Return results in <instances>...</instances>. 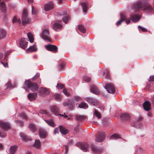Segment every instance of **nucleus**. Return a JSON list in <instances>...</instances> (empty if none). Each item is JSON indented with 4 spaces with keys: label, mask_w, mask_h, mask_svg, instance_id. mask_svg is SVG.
Masks as SVG:
<instances>
[{
    "label": "nucleus",
    "mask_w": 154,
    "mask_h": 154,
    "mask_svg": "<svg viewBox=\"0 0 154 154\" xmlns=\"http://www.w3.org/2000/svg\"><path fill=\"white\" fill-rule=\"evenodd\" d=\"M151 104L149 101H146L143 104V106L146 111H149L151 109Z\"/></svg>",
    "instance_id": "obj_15"
},
{
    "label": "nucleus",
    "mask_w": 154,
    "mask_h": 154,
    "mask_svg": "<svg viewBox=\"0 0 154 154\" xmlns=\"http://www.w3.org/2000/svg\"><path fill=\"white\" fill-rule=\"evenodd\" d=\"M24 85L28 89L30 90L33 91H36L38 88V86L36 84L32 83L29 79L25 81Z\"/></svg>",
    "instance_id": "obj_2"
},
{
    "label": "nucleus",
    "mask_w": 154,
    "mask_h": 154,
    "mask_svg": "<svg viewBox=\"0 0 154 154\" xmlns=\"http://www.w3.org/2000/svg\"><path fill=\"white\" fill-rule=\"evenodd\" d=\"M22 116L25 119H27V116H26V115L24 113H22Z\"/></svg>",
    "instance_id": "obj_60"
},
{
    "label": "nucleus",
    "mask_w": 154,
    "mask_h": 154,
    "mask_svg": "<svg viewBox=\"0 0 154 154\" xmlns=\"http://www.w3.org/2000/svg\"><path fill=\"white\" fill-rule=\"evenodd\" d=\"M29 3H32L33 2V0H27Z\"/></svg>",
    "instance_id": "obj_64"
},
{
    "label": "nucleus",
    "mask_w": 154,
    "mask_h": 154,
    "mask_svg": "<svg viewBox=\"0 0 154 154\" xmlns=\"http://www.w3.org/2000/svg\"><path fill=\"white\" fill-rule=\"evenodd\" d=\"M39 134L41 137L45 138L46 137L47 133L46 131L42 129H40L39 131Z\"/></svg>",
    "instance_id": "obj_19"
},
{
    "label": "nucleus",
    "mask_w": 154,
    "mask_h": 154,
    "mask_svg": "<svg viewBox=\"0 0 154 154\" xmlns=\"http://www.w3.org/2000/svg\"><path fill=\"white\" fill-rule=\"evenodd\" d=\"M7 135L6 134L5 132H0V137H4L6 136Z\"/></svg>",
    "instance_id": "obj_52"
},
{
    "label": "nucleus",
    "mask_w": 154,
    "mask_h": 154,
    "mask_svg": "<svg viewBox=\"0 0 154 154\" xmlns=\"http://www.w3.org/2000/svg\"><path fill=\"white\" fill-rule=\"evenodd\" d=\"M18 23L19 24H20L21 23V20L20 19H17V17L16 16L14 17L13 20H12V23Z\"/></svg>",
    "instance_id": "obj_38"
},
{
    "label": "nucleus",
    "mask_w": 154,
    "mask_h": 154,
    "mask_svg": "<svg viewBox=\"0 0 154 154\" xmlns=\"http://www.w3.org/2000/svg\"><path fill=\"white\" fill-rule=\"evenodd\" d=\"M3 55L2 53H0V60L3 57Z\"/></svg>",
    "instance_id": "obj_63"
},
{
    "label": "nucleus",
    "mask_w": 154,
    "mask_h": 154,
    "mask_svg": "<svg viewBox=\"0 0 154 154\" xmlns=\"http://www.w3.org/2000/svg\"><path fill=\"white\" fill-rule=\"evenodd\" d=\"M94 115L98 119L101 118V116L100 113L98 112L96 109L95 110V112L94 113Z\"/></svg>",
    "instance_id": "obj_40"
},
{
    "label": "nucleus",
    "mask_w": 154,
    "mask_h": 154,
    "mask_svg": "<svg viewBox=\"0 0 154 154\" xmlns=\"http://www.w3.org/2000/svg\"><path fill=\"white\" fill-rule=\"evenodd\" d=\"M62 27V25L58 23H55L53 25V29L56 31H57Z\"/></svg>",
    "instance_id": "obj_23"
},
{
    "label": "nucleus",
    "mask_w": 154,
    "mask_h": 154,
    "mask_svg": "<svg viewBox=\"0 0 154 154\" xmlns=\"http://www.w3.org/2000/svg\"><path fill=\"white\" fill-rule=\"evenodd\" d=\"M17 148V146L14 145L11 146L9 149V154H14Z\"/></svg>",
    "instance_id": "obj_20"
},
{
    "label": "nucleus",
    "mask_w": 154,
    "mask_h": 154,
    "mask_svg": "<svg viewBox=\"0 0 154 154\" xmlns=\"http://www.w3.org/2000/svg\"><path fill=\"white\" fill-rule=\"evenodd\" d=\"M51 110L53 112L57 113L58 111V109L56 106H53L51 107Z\"/></svg>",
    "instance_id": "obj_37"
},
{
    "label": "nucleus",
    "mask_w": 154,
    "mask_h": 154,
    "mask_svg": "<svg viewBox=\"0 0 154 154\" xmlns=\"http://www.w3.org/2000/svg\"><path fill=\"white\" fill-rule=\"evenodd\" d=\"M0 126L4 130H6L10 128V125L8 123L1 121H0Z\"/></svg>",
    "instance_id": "obj_10"
},
{
    "label": "nucleus",
    "mask_w": 154,
    "mask_h": 154,
    "mask_svg": "<svg viewBox=\"0 0 154 154\" xmlns=\"http://www.w3.org/2000/svg\"><path fill=\"white\" fill-rule=\"evenodd\" d=\"M75 100L77 102L81 100H82V98L78 96H76L75 97Z\"/></svg>",
    "instance_id": "obj_50"
},
{
    "label": "nucleus",
    "mask_w": 154,
    "mask_h": 154,
    "mask_svg": "<svg viewBox=\"0 0 154 154\" xmlns=\"http://www.w3.org/2000/svg\"><path fill=\"white\" fill-rule=\"evenodd\" d=\"M78 29L82 33H85L86 32L85 28L82 25H80L79 26Z\"/></svg>",
    "instance_id": "obj_39"
},
{
    "label": "nucleus",
    "mask_w": 154,
    "mask_h": 154,
    "mask_svg": "<svg viewBox=\"0 0 154 154\" xmlns=\"http://www.w3.org/2000/svg\"><path fill=\"white\" fill-rule=\"evenodd\" d=\"M29 127L30 130L33 132L35 131L36 130L35 126L33 124H30L29 126Z\"/></svg>",
    "instance_id": "obj_43"
},
{
    "label": "nucleus",
    "mask_w": 154,
    "mask_h": 154,
    "mask_svg": "<svg viewBox=\"0 0 154 154\" xmlns=\"http://www.w3.org/2000/svg\"><path fill=\"white\" fill-rule=\"evenodd\" d=\"M28 11L26 9L23 10L22 14V23L23 25H24L28 24L30 20L27 17Z\"/></svg>",
    "instance_id": "obj_4"
},
{
    "label": "nucleus",
    "mask_w": 154,
    "mask_h": 154,
    "mask_svg": "<svg viewBox=\"0 0 154 154\" xmlns=\"http://www.w3.org/2000/svg\"><path fill=\"white\" fill-rule=\"evenodd\" d=\"M81 5L82 7L83 11L85 13L86 12L88 7L87 3L85 2H82L81 3Z\"/></svg>",
    "instance_id": "obj_28"
},
{
    "label": "nucleus",
    "mask_w": 154,
    "mask_h": 154,
    "mask_svg": "<svg viewBox=\"0 0 154 154\" xmlns=\"http://www.w3.org/2000/svg\"><path fill=\"white\" fill-rule=\"evenodd\" d=\"M76 119L80 121L85 120L86 119V117L85 116L77 115L76 116Z\"/></svg>",
    "instance_id": "obj_34"
},
{
    "label": "nucleus",
    "mask_w": 154,
    "mask_h": 154,
    "mask_svg": "<svg viewBox=\"0 0 154 154\" xmlns=\"http://www.w3.org/2000/svg\"><path fill=\"white\" fill-rule=\"evenodd\" d=\"M86 100L89 101L94 105H97L99 103L98 102L97 100L90 98H86Z\"/></svg>",
    "instance_id": "obj_22"
},
{
    "label": "nucleus",
    "mask_w": 154,
    "mask_h": 154,
    "mask_svg": "<svg viewBox=\"0 0 154 154\" xmlns=\"http://www.w3.org/2000/svg\"><path fill=\"white\" fill-rule=\"evenodd\" d=\"M92 152L95 154H97L100 152L102 151V150L100 149L97 148L95 146H93L91 148Z\"/></svg>",
    "instance_id": "obj_24"
},
{
    "label": "nucleus",
    "mask_w": 154,
    "mask_h": 154,
    "mask_svg": "<svg viewBox=\"0 0 154 154\" xmlns=\"http://www.w3.org/2000/svg\"><path fill=\"white\" fill-rule=\"evenodd\" d=\"M126 23L127 24H129V23H130V20L129 19H128V20H126Z\"/></svg>",
    "instance_id": "obj_62"
},
{
    "label": "nucleus",
    "mask_w": 154,
    "mask_h": 154,
    "mask_svg": "<svg viewBox=\"0 0 154 154\" xmlns=\"http://www.w3.org/2000/svg\"><path fill=\"white\" fill-rule=\"evenodd\" d=\"M110 139H116L118 138H119L120 137L119 136L116 134H114L112 135L110 137Z\"/></svg>",
    "instance_id": "obj_44"
},
{
    "label": "nucleus",
    "mask_w": 154,
    "mask_h": 154,
    "mask_svg": "<svg viewBox=\"0 0 154 154\" xmlns=\"http://www.w3.org/2000/svg\"><path fill=\"white\" fill-rule=\"evenodd\" d=\"M140 18V16L137 14H133L131 16V19L134 22H138Z\"/></svg>",
    "instance_id": "obj_11"
},
{
    "label": "nucleus",
    "mask_w": 154,
    "mask_h": 154,
    "mask_svg": "<svg viewBox=\"0 0 154 154\" xmlns=\"http://www.w3.org/2000/svg\"><path fill=\"white\" fill-rule=\"evenodd\" d=\"M59 130H60V128H55L54 131V134H56L58 133Z\"/></svg>",
    "instance_id": "obj_55"
},
{
    "label": "nucleus",
    "mask_w": 154,
    "mask_h": 154,
    "mask_svg": "<svg viewBox=\"0 0 154 154\" xmlns=\"http://www.w3.org/2000/svg\"><path fill=\"white\" fill-rule=\"evenodd\" d=\"M44 120L50 126L53 127L55 126V124L52 119H50L48 120Z\"/></svg>",
    "instance_id": "obj_21"
},
{
    "label": "nucleus",
    "mask_w": 154,
    "mask_h": 154,
    "mask_svg": "<svg viewBox=\"0 0 154 154\" xmlns=\"http://www.w3.org/2000/svg\"><path fill=\"white\" fill-rule=\"evenodd\" d=\"M57 87L58 89H62L64 88V85H63L62 84H58Z\"/></svg>",
    "instance_id": "obj_47"
},
{
    "label": "nucleus",
    "mask_w": 154,
    "mask_h": 154,
    "mask_svg": "<svg viewBox=\"0 0 154 154\" xmlns=\"http://www.w3.org/2000/svg\"><path fill=\"white\" fill-rule=\"evenodd\" d=\"M0 5L1 10L2 12H5L6 10V7L5 4L3 2H1Z\"/></svg>",
    "instance_id": "obj_35"
},
{
    "label": "nucleus",
    "mask_w": 154,
    "mask_h": 154,
    "mask_svg": "<svg viewBox=\"0 0 154 154\" xmlns=\"http://www.w3.org/2000/svg\"><path fill=\"white\" fill-rule=\"evenodd\" d=\"M60 67H59L60 69H62L63 68V67L64 66L65 64H64V63H60Z\"/></svg>",
    "instance_id": "obj_59"
},
{
    "label": "nucleus",
    "mask_w": 154,
    "mask_h": 154,
    "mask_svg": "<svg viewBox=\"0 0 154 154\" xmlns=\"http://www.w3.org/2000/svg\"><path fill=\"white\" fill-rule=\"evenodd\" d=\"M120 20L118 21L116 23V25L117 26L120 25L122 22L125 20L126 18V17L124 13H121L120 14Z\"/></svg>",
    "instance_id": "obj_17"
},
{
    "label": "nucleus",
    "mask_w": 154,
    "mask_h": 154,
    "mask_svg": "<svg viewBox=\"0 0 154 154\" xmlns=\"http://www.w3.org/2000/svg\"><path fill=\"white\" fill-rule=\"evenodd\" d=\"M15 122L18 125L20 126H22L23 125V123L21 121L17 120L15 121Z\"/></svg>",
    "instance_id": "obj_46"
},
{
    "label": "nucleus",
    "mask_w": 154,
    "mask_h": 154,
    "mask_svg": "<svg viewBox=\"0 0 154 154\" xmlns=\"http://www.w3.org/2000/svg\"><path fill=\"white\" fill-rule=\"evenodd\" d=\"M70 19V17L68 16H66L63 17L62 20L64 23H66Z\"/></svg>",
    "instance_id": "obj_42"
},
{
    "label": "nucleus",
    "mask_w": 154,
    "mask_h": 154,
    "mask_svg": "<svg viewBox=\"0 0 154 154\" xmlns=\"http://www.w3.org/2000/svg\"><path fill=\"white\" fill-rule=\"evenodd\" d=\"M20 135L21 137L22 138V139L24 140H31L30 138H29L26 135L23 133H21L20 134Z\"/></svg>",
    "instance_id": "obj_33"
},
{
    "label": "nucleus",
    "mask_w": 154,
    "mask_h": 154,
    "mask_svg": "<svg viewBox=\"0 0 154 154\" xmlns=\"http://www.w3.org/2000/svg\"><path fill=\"white\" fill-rule=\"evenodd\" d=\"M75 104V102L72 100H69L68 102H64L63 103L64 106H68L70 108H73Z\"/></svg>",
    "instance_id": "obj_14"
},
{
    "label": "nucleus",
    "mask_w": 154,
    "mask_h": 154,
    "mask_svg": "<svg viewBox=\"0 0 154 154\" xmlns=\"http://www.w3.org/2000/svg\"><path fill=\"white\" fill-rule=\"evenodd\" d=\"M79 107L80 108L87 109L88 107V104L85 103H81L79 105Z\"/></svg>",
    "instance_id": "obj_31"
},
{
    "label": "nucleus",
    "mask_w": 154,
    "mask_h": 154,
    "mask_svg": "<svg viewBox=\"0 0 154 154\" xmlns=\"http://www.w3.org/2000/svg\"><path fill=\"white\" fill-rule=\"evenodd\" d=\"M83 79L84 81L86 82H89L90 81L91 78L89 77L85 76L83 77Z\"/></svg>",
    "instance_id": "obj_45"
},
{
    "label": "nucleus",
    "mask_w": 154,
    "mask_h": 154,
    "mask_svg": "<svg viewBox=\"0 0 154 154\" xmlns=\"http://www.w3.org/2000/svg\"><path fill=\"white\" fill-rule=\"evenodd\" d=\"M40 91L41 93L45 95H48L49 93V90L47 89L44 88H40Z\"/></svg>",
    "instance_id": "obj_25"
},
{
    "label": "nucleus",
    "mask_w": 154,
    "mask_h": 154,
    "mask_svg": "<svg viewBox=\"0 0 154 154\" xmlns=\"http://www.w3.org/2000/svg\"><path fill=\"white\" fill-rule=\"evenodd\" d=\"M6 35V32L4 30L0 29V39L4 38Z\"/></svg>",
    "instance_id": "obj_30"
},
{
    "label": "nucleus",
    "mask_w": 154,
    "mask_h": 154,
    "mask_svg": "<svg viewBox=\"0 0 154 154\" xmlns=\"http://www.w3.org/2000/svg\"><path fill=\"white\" fill-rule=\"evenodd\" d=\"M32 14H35V10L34 8L32 6Z\"/></svg>",
    "instance_id": "obj_54"
},
{
    "label": "nucleus",
    "mask_w": 154,
    "mask_h": 154,
    "mask_svg": "<svg viewBox=\"0 0 154 154\" xmlns=\"http://www.w3.org/2000/svg\"><path fill=\"white\" fill-rule=\"evenodd\" d=\"M76 145L79 146L81 149L84 152H87L89 147V146L87 143H76Z\"/></svg>",
    "instance_id": "obj_9"
},
{
    "label": "nucleus",
    "mask_w": 154,
    "mask_h": 154,
    "mask_svg": "<svg viewBox=\"0 0 154 154\" xmlns=\"http://www.w3.org/2000/svg\"><path fill=\"white\" fill-rule=\"evenodd\" d=\"M27 35L29 42L31 43L33 42H34V38L31 32H29Z\"/></svg>",
    "instance_id": "obj_32"
},
{
    "label": "nucleus",
    "mask_w": 154,
    "mask_h": 154,
    "mask_svg": "<svg viewBox=\"0 0 154 154\" xmlns=\"http://www.w3.org/2000/svg\"><path fill=\"white\" fill-rule=\"evenodd\" d=\"M28 41L27 38H22L20 41V47L23 49H26L27 46Z\"/></svg>",
    "instance_id": "obj_6"
},
{
    "label": "nucleus",
    "mask_w": 154,
    "mask_h": 154,
    "mask_svg": "<svg viewBox=\"0 0 154 154\" xmlns=\"http://www.w3.org/2000/svg\"><path fill=\"white\" fill-rule=\"evenodd\" d=\"M5 87L6 88H11V82H9L5 85Z\"/></svg>",
    "instance_id": "obj_48"
},
{
    "label": "nucleus",
    "mask_w": 154,
    "mask_h": 154,
    "mask_svg": "<svg viewBox=\"0 0 154 154\" xmlns=\"http://www.w3.org/2000/svg\"><path fill=\"white\" fill-rule=\"evenodd\" d=\"M105 88L108 92L110 93L113 94L115 92V87L114 85L112 84H107L105 85Z\"/></svg>",
    "instance_id": "obj_5"
},
{
    "label": "nucleus",
    "mask_w": 154,
    "mask_h": 154,
    "mask_svg": "<svg viewBox=\"0 0 154 154\" xmlns=\"http://www.w3.org/2000/svg\"><path fill=\"white\" fill-rule=\"evenodd\" d=\"M1 63L3 64V66H4L5 67H8V64L7 63H3V62L1 61Z\"/></svg>",
    "instance_id": "obj_53"
},
{
    "label": "nucleus",
    "mask_w": 154,
    "mask_h": 154,
    "mask_svg": "<svg viewBox=\"0 0 154 154\" xmlns=\"http://www.w3.org/2000/svg\"><path fill=\"white\" fill-rule=\"evenodd\" d=\"M122 120L125 122L128 121L130 118V115L128 113H125L121 114L120 116Z\"/></svg>",
    "instance_id": "obj_12"
},
{
    "label": "nucleus",
    "mask_w": 154,
    "mask_h": 154,
    "mask_svg": "<svg viewBox=\"0 0 154 154\" xmlns=\"http://www.w3.org/2000/svg\"><path fill=\"white\" fill-rule=\"evenodd\" d=\"M91 92L96 94H99V91L98 89L94 85H92L91 86Z\"/></svg>",
    "instance_id": "obj_16"
},
{
    "label": "nucleus",
    "mask_w": 154,
    "mask_h": 154,
    "mask_svg": "<svg viewBox=\"0 0 154 154\" xmlns=\"http://www.w3.org/2000/svg\"><path fill=\"white\" fill-rule=\"evenodd\" d=\"M37 97L36 93H33L29 94L28 95V97L30 101L35 100Z\"/></svg>",
    "instance_id": "obj_18"
},
{
    "label": "nucleus",
    "mask_w": 154,
    "mask_h": 154,
    "mask_svg": "<svg viewBox=\"0 0 154 154\" xmlns=\"http://www.w3.org/2000/svg\"><path fill=\"white\" fill-rule=\"evenodd\" d=\"M105 78L106 79H108L109 78V72L108 71H107L106 73V75L105 76Z\"/></svg>",
    "instance_id": "obj_56"
},
{
    "label": "nucleus",
    "mask_w": 154,
    "mask_h": 154,
    "mask_svg": "<svg viewBox=\"0 0 154 154\" xmlns=\"http://www.w3.org/2000/svg\"><path fill=\"white\" fill-rule=\"evenodd\" d=\"M54 5L52 2H50L47 4L44 7V9L45 11H49L54 8Z\"/></svg>",
    "instance_id": "obj_13"
},
{
    "label": "nucleus",
    "mask_w": 154,
    "mask_h": 154,
    "mask_svg": "<svg viewBox=\"0 0 154 154\" xmlns=\"http://www.w3.org/2000/svg\"><path fill=\"white\" fill-rule=\"evenodd\" d=\"M45 48L48 50L54 53L57 52V48L55 45H49L45 46Z\"/></svg>",
    "instance_id": "obj_7"
},
{
    "label": "nucleus",
    "mask_w": 154,
    "mask_h": 154,
    "mask_svg": "<svg viewBox=\"0 0 154 154\" xmlns=\"http://www.w3.org/2000/svg\"><path fill=\"white\" fill-rule=\"evenodd\" d=\"M37 50V49L35 46L33 45L30 46L29 48L27 49L26 51L27 52H33L36 51Z\"/></svg>",
    "instance_id": "obj_26"
},
{
    "label": "nucleus",
    "mask_w": 154,
    "mask_h": 154,
    "mask_svg": "<svg viewBox=\"0 0 154 154\" xmlns=\"http://www.w3.org/2000/svg\"><path fill=\"white\" fill-rule=\"evenodd\" d=\"M63 92L66 96H68L69 95V94L67 92L66 89H64L63 90Z\"/></svg>",
    "instance_id": "obj_49"
},
{
    "label": "nucleus",
    "mask_w": 154,
    "mask_h": 154,
    "mask_svg": "<svg viewBox=\"0 0 154 154\" xmlns=\"http://www.w3.org/2000/svg\"><path fill=\"white\" fill-rule=\"evenodd\" d=\"M60 131L63 134H66L68 132V130L63 126L60 127Z\"/></svg>",
    "instance_id": "obj_29"
},
{
    "label": "nucleus",
    "mask_w": 154,
    "mask_h": 154,
    "mask_svg": "<svg viewBox=\"0 0 154 154\" xmlns=\"http://www.w3.org/2000/svg\"><path fill=\"white\" fill-rule=\"evenodd\" d=\"M149 81H154V75L150 76L149 77Z\"/></svg>",
    "instance_id": "obj_58"
},
{
    "label": "nucleus",
    "mask_w": 154,
    "mask_h": 154,
    "mask_svg": "<svg viewBox=\"0 0 154 154\" xmlns=\"http://www.w3.org/2000/svg\"><path fill=\"white\" fill-rule=\"evenodd\" d=\"M39 112L41 114H46L47 113L46 111L44 110H40Z\"/></svg>",
    "instance_id": "obj_57"
},
{
    "label": "nucleus",
    "mask_w": 154,
    "mask_h": 154,
    "mask_svg": "<svg viewBox=\"0 0 154 154\" xmlns=\"http://www.w3.org/2000/svg\"><path fill=\"white\" fill-rule=\"evenodd\" d=\"M40 76L39 74L37 73L32 78L33 80H38V82L40 83L41 82V80L39 79Z\"/></svg>",
    "instance_id": "obj_36"
},
{
    "label": "nucleus",
    "mask_w": 154,
    "mask_h": 154,
    "mask_svg": "<svg viewBox=\"0 0 154 154\" xmlns=\"http://www.w3.org/2000/svg\"><path fill=\"white\" fill-rule=\"evenodd\" d=\"M33 146L36 148H40L41 146V143L39 140H35Z\"/></svg>",
    "instance_id": "obj_27"
},
{
    "label": "nucleus",
    "mask_w": 154,
    "mask_h": 154,
    "mask_svg": "<svg viewBox=\"0 0 154 154\" xmlns=\"http://www.w3.org/2000/svg\"><path fill=\"white\" fill-rule=\"evenodd\" d=\"M105 136L103 132L99 133L96 136L95 141L97 142H100L103 141L105 139Z\"/></svg>",
    "instance_id": "obj_8"
},
{
    "label": "nucleus",
    "mask_w": 154,
    "mask_h": 154,
    "mask_svg": "<svg viewBox=\"0 0 154 154\" xmlns=\"http://www.w3.org/2000/svg\"><path fill=\"white\" fill-rule=\"evenodd\" d=\"M58 115H60V116H63L64 118H67V117H68L66 115H65V114H64V115H63V114H58Z\"/></svg>",
    "instance_id": "obj_61"
},
{
    "label": "nucleus",
    "mask_w": 154,
    "mask_h": 154,
    "mask_svg": "<svg viewBox=\"0 0 154 154\" xmlns=\"http://www.w3.org/2000/svg\"><path fill=\"white\" fill-rule=\"evenodd\" d=\"M138 28H140L143 32H146L147 31V29H146L145 28H144L143 27L140 26H138Z\"/></svg>",
    "instance_id": "obj_51"
},
{
    "label": "nucleus",
    "mask_w": 154,
    "mask_h": 154,
    "mask_svg": "<svg viewBox=\"0 0 154 154\" xmlns=\"http://www.w3.org/2000/svg\"><path fill=\"white\" fill-rule=\"evenodd\" d=\"M54 97L55 100L58 101H60L62 100L60 95L58 94H55L54 95Z\"/></svg>",
    "instance_id": "obj_41"
},
{
    "label": "nucleus",
    "mask_w": 154,
    "mask_h": 154,
    "mask_svg": "<svg viewBox=\"0 0 154 154\" xmlns=\"http://www.w3.org/2000/svg\"><path fill=\"white\" fill-rule=\"evenodd\" d=\"M133 8L136 9L135 12L140 9L144 11L147 12L152 9V6L148 3L141 1H138L133 5Z\"/></svg>",
    "instance_id": "obj_1"
},
{
    "label": "nucleus",
    "mask_w": 154,
    "mask_h": 154,
    "mask_svg": "<svg viewBox=\"0 0 154 154\" xmlns=\"http://www.w3.org/2000/svg\"><path fill=\"white\" fill-rule=\"evenodd\" d=\"M40 35L42 38L45 41L51 42L49 30L48 29L43 30Z\"/></svg>",
    "instance_id": "obj_3"
}]
</instances>
